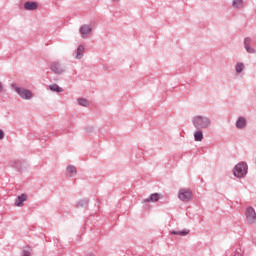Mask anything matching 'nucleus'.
Listing matches in <instances>:
<instances>
[{"label": "nucleus", "mask_w": 256, "mask_h": 256, "mask_svg": "<svg viewBox=\"0 0 256 256\" xmlns=\"http://www.w3.org/2000/svg\"><path fill=\"white\" fill-rule=\"evenodd\" d=\"M193 125L196 129H207L211 125V120L207 117L196 116L194 117Z\"/></svg>", "instance_id": "1"}, {"label": "nucleus", "mask_w": 256, "mask_h": 256, "mask_svg": "<svg viewBox=\"0 0 256 256\" xmlns=\"http://www.w3.org/2000/svg\"><path fill=\"white\" fill-rule=\"evenodd\" d=\"M248 166L245 162L238 163L233 170L234 177H238V179H241L247 175Z\"/></svg>", "instance_id": "2"}, {"label": "nucleus", "mask_w": 256, "mask_h": 256, "mask_svg": "<svg viewBox=\"0 0 256 256\" xmlns=\"http://www.w3.org/2000/svg\"><path fill=\"white\" fill-rule=\"evenodd\" d=\"M178 198L180 201L187 203L193 199V192L188 188H181L178 192Z\"/></svg>", "instance_id": "3"}, {"label": "nucleus", "mask_w": 256, "mask_h": 256, "mask_svg": "<svg viewBox=\"0 0 256 256\" xmlns=\"http://www.w3.org/2000/svg\"><path fill=\"white\" fill-rule=\"evenodd\" d=\"M12 87L22 99H31L33 97V93L25 88L17 87L15 84H13Z\"/></svg>", "instance_id": "4"}, {"label": "nucleus", "mask_w": 256, "mask_h": 256, "mask_svg": "<svg viewBox=\"0 0 256 256\" xmlns=\"http://www.w3.org/2000/svg\"><path fill=\"white\" fill-rule=\"evenodd\" d=\"M246 219L248 221V223H256V213H255V209H253V207H249L246 210Z\"/></svg>", "instance_id": "5"}, {"label": "nucleus", "mask_w": 256, "mask_h": 256, "mask_svg": "<svg viewBox=\"0 0 256 256\" xmlns=\"http://www.w3.org/2000/svg\"><path fill=\"white\" fill-rule=\"evenodd\" d=\"M161 197H163L161 194L159 193H154L152 194L150 197L145 198L142 203H157V201H159V199H161Z\"/></svg>", "instance_id": "6"}, {"label": "nucleus", "mask_w": 256, "mask_h": 256, "mask_svg": "<svg viewBox=\"0 0 256 256\" xmlns=\"http://www.w3.org/2000/svg\"><path fill=\"white\" fill-rule=\"evenodd\" d=\"M80 33L84 39H87V37L91 35V27H89V25H83L80 28Z\"/></svg>", "instance_id": "7"}, {"label": "nucleus", "mask_w": 256, "mask_h": 256, "mask_svg": "<svg viewBox=\"0 0 256 256\" xmlns=\"http://www.w3.org/2000/svg\"><path fill=\"white\" fill-rule=\"evenodd\" d=\"M51 71H53V73H56L57 75L63 73V68L61 67V65L57 62H54L51 66Z\"/></svg>", "instance_id": "8"}, {"label": "nucleus", "mask_w": 256, "mask_h": 256, "mask_svg": "<svg viewBox=\"0 0 256 256\" xmlns=\"http://www.w3.org/2000/svg\"><path fill=\"white\" fill-rule=\"evenodd\" d=\"M27 201V194L18 196V201L15 202L16 207H23V202Z\"/></svg>", "instance_id": "9"}, {"label": "nucleus", "mask_w": 256, "mask_h": 256, "mask_svg": "<svg viewBox=\"0 0 256 256\" xmlns=\"http://www.w3.org/2000/svg\"><path fill=\"white\" fill-rule=\"evenodd\" d=\"M24 8L27 11H35V9H37V3L36 2H26L24 4Z\"/></svg>", "instance_id": "10"}, {"label": "nucleus", "mask_w": 256, "mask_h": 256, "mask_svg": "<svg viewBox=\"0 0 256 256\" xmlns=\"http://www.w3.org/2000/svg\"><path fill=\"white\" fill-rule=\"evenodd\" d=\"M247 125V120L245 118L240 117L238 121L236 122V127L238 129H244V127Z\"/></svg>", "instance_id": "11"}, {"label": "nucleus", "mask_w": 256, "mask_h": 256, "mask_svg": "<svg viewBox=\"0 0 256 256\" xmlns=\"http://www.w3.org/2000/svg\"><path fill=\"white\" fill-rule=\"evenodd\" d=\"M66 171L70 177L77 175V168L73 165L68 166Z\"/></svg>", "instance_id": "12"}, {"label": "nucleus", "mask_w": 256, "mask_h": 256, "mask_svg": "<svg viewBox=\"0 0 256 256\" xmlns=\"http://www.w3.org/2000/svg\"><path fill=\"white\" fill-rule=\"evenodd\" d=\"M83 53H85V47H83V45H80L77 48L76 59H82Z\"/></svg>", "instance_id": "13"}, {"label": "nucleus", "mask_w": 256, "mask_h": 256, "mask_svg": "<svg viewBox=\"0 0 256 256\" xmlns=\"http://www.w3.org/2000/svg\"><path fill=\"white\" fill-rule=\"evenodd\" d=\"M50 91H54L56 93H62L63 89L59 87L57 84H52L49 86Z\"/></svg>", "instance_id": "14"}, {"label": "nucleus", "mask_w": 256, "mask_h": 256, "mask_svg": "<svg viewBox=\"0 0 256 256\" xmlns=\"http://www.w3.org/2000/svg\"><path fill=\"white\" fill-rule=\"evenodd\" d=\"M194 139H195V141H203V132L202 131H196L194 133Z\"/></svg>", "instance_id": "15"}, {"label": "nucleus", "mask_w": 256, "mask_h": 256, "mask_svg": "<svg viewBox=\"0 0 256 256\" xmlns=\"http://www.w3.org/2000/svg\"><path fill=\"white\" fill-rule=\"evenodd\" d=\"M233 7L236 9H241V7H243V0H234Z\"/></svg>", "instance_id": "16"}, {"label": "nucleus", "mask_w": 256, "mask_h": 256, "mask_svg": "<svg viewBox=\"0 0 256 256\" xmlns=\"http://www.w3.org/2000/svg\"><path fill=\"white\" fill-rule=\"evenodd\" d=\"M78 103L82 107H89V101H87V99L80 98L78 99Z\"/></svg>", "instance_id": "17"}, {"label": "nucleus", "mask_w": 256, "mask_h": 256, "mask_svg": "<svg viewBox=\"0 0 256 256\" xmlns=\"http://www.w3.org/2000/svg\"><path fill=\"white\" fill-rule=\"evenodd\" d=\"M243 69H245V64H243V63L236 64V73H241V71H243Z\"/></svg>", "instance_id": "18"}, {"label": "nucleus", "mask_w": 256, "mask_h": 256, "mask_svg": "<svg viewBox=\"0 0 256 256\" xmlns=\"http://www.w3.org/2000/svg\"><path fill=\"white\" fill-rule=\"evenodd\" d=\"M172 235H181L182 237H185V235H189V230H184L180 232H172Z\"/></svg>", "instance_id": "19"}, {"label": "nucleus", "mask_w": 256, "mask_h": 256, "mask_svg": "<svg viewBox=\"0 0 256 256\" xmlns=\"http://www.w3.org/2000/svg\"><path fill=\"white\" fill-rule=\"evenodd\" d=\"M23 256H31V247L27 246V247L23 250Z\"/></svg>", "instance_id": "20"}, {"label": "nucleus", "mask_w": 256, "mask_h": 256, "mask_svg": "<svg viewBox=\"0 0 256 256\" xmlns=\"http://www.w3.org/2000/svg\"><path fill=\"white\" fill-rule=\"evenodd\" d=\"M245 49H246L247 53H255V49L251 48L249 45H246Z\"/></svg>", "instance_id": "21"}, {"label": "nucleus", "mask_w": 256, "mask_h": 256, "mask_svg": "<svg viewBox=\"0 0 256 256\" xmlns=\"http://www.w3.org/2000/svg\"><path fill=\"white\" fill-rule=\"evenodd\" d=\"M250 43H251V38H245L244 40L245 47H247V45L249 46Z\"/></svg>", "instance_id": "22"}, {"label": "nucleus", "mask_w": 256, "mask_h": 256, "mask_svg": "<svg viewBox=\"0 0 256 256\" xmlns=\"http://www.w3.org/2000/svg\"><path fill=\"white\" fill-rule=\"evenodd\" d=\"M5 138V133L3 132V130H0V139H4Z\"/></svg>", "instance_id": "23"}, {"label": "nucleus", "mask_w": 256, "mask_h": 256, "mask_svg": "<svg viewBox=\"0 0 256 256\" xmlns=\"http://www.w3.org/2000/svg\"><path fill=\"white\" fill-rule=\"evenodd\" d=\"M3 91V84L0 82V93Z\"/></svg>", "instance_id": "24"}, {"label": "nucleus", "mask_w": 256, "mask_h": 256, "mask_svg": "<svg viewBox=\"0 0 256 256\" xmlns=\"http://www.w3.org/2000/svg\"><path fill=\"white\" fill-rule=\"evenodd\" d=\"M113 1H119V0H113Z\"/></svg>", "instance_id": "25"}]
</instances>
